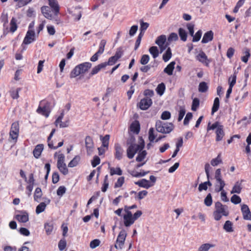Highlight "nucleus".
Listing matches in <instances>:
<instances>
[{
	"label": "nucleus",
	"instance_id": "6ab92c4d",
	"mask_svg": "<svg viewBox=\"0 0 251 251\" xmlns=\"http://www.w3.org/2000/svg\"><path fill=\"white\" fill-rule=\"evenodd\" d=\"M135 184L137 185H138L140 187H143L146 189H148L150 187L153 186V184H151V183L149 180L144 178L135 182Z\"/></svg>",
	"mask_w": 251,
	"mask_h": 251
},
{
	"label": "nucleus",
	"instance_id": "774afa93",
	"mask_svg": "<svg viewBox=\"0 0 251 251\" xmlns=\"http://www.w3.org/2000/svg\"><path fill=\"white\" fill-rule=\"evenodd\" d=\"M100 162V158L99 156L96 155L93 157V160L91 161V164L93 167H96L98 165Z\"/></svg>",
	"mask_w": 251,
	"mask_h": 251
},
{
	"label": "nucleus",
	"instance_id": "de8ad7c7",
	"mask_svg": "<svg viewBox=\"0 0 251 251\" xmlns=\"http://www.w3.org/2000/svg\"><path fill=\"white\" fill-rule=\"evenodd\" d=\"M46 204L45 202H41L36 208V213L38 214L43 212L46 209Z\"/></svg>",
	"mask_w": 251,
	"mask_h": 251
},
{
	"label": "nucleus",
	"instance_id": "423d86ee",
	"mask_svg": "<svg viewBox=\"0 0 251 251\" xmlns=\"http://www.w3.org/2000/svg\"><path fill=\"white\" fill-rule=\"evenodd\" d=\"M36 112L38 114L45 116L46 118H48L50 113V103L46 100L41 101L36 110Z\"/></svg>",
	"mask_w": 251,
	"mask_h": 251
},
{
	"label": "nucleus",
	"instance_id": "09e8293b",
	"mask_svg": "<svg viewBox=\"0 0 251 251\" xmlns=\"http://www.w3.org/2000/svg\"><path fill=\"white\" fill-rule=\"evenodd\" d=\"M15 2H17V6L18 8L24 6L29 3H30L32 0H14Z\"/></svg>",
	"mask_w": 251,
	"mask_h": 251
},
{
	"label": "nucleus",
	"instance_id": "603ef678",
	"mask_svg": "<svg viewBox=\"0 0 251 251\" xmlns=\"http://www.w3.org/2000/svg\"><path fill=\"white\" fill-rule=\"evenodd\" d=\"M146 155H147V152L146 151H143L141 152H139L136 158V160L137 162L142 161L145 159Z\"/></svg>",
	"mask_w": 251,
	"mask_h": 251
},
{
	"label": "nucleus",
	"instance_id": "4468645a",
	"mask_svg": "<svg viewBox=\"0 0 251 251\" xmlns=\"http://www.w3.org/2000/svg\"><path fill=\"white\" fill-rule=\"evenodd\" d=\"M49 4L51 8L52 11L55 16L58 15L60 11V7L57 0H48Z\"/></svg>",
	"mask_w": 251,
	"mask_h": 251
},
{
	"label": "nucleus",
	"instance_id": "473e14b6",
	"mask_svg": "<svg viewBox=\"0 0 251 251\" xmlns=\"http://www.w3.org/2000/svg\"><path fill=\"white\" fill-rule=\"evenodd\" d=\"M44 228L47 235H50L53 229V225L52 223H46L44 225Z\"/></svg>",
	"mask_w": 251,
	"mask_h": 251
},
{
	"label": "nucleus",
	"instance_id": "a19ab883",
	"mask_svg": "<svg viewBox=\"0 0 251 251\" xmlns=\"http://www.w3.org/2000/svg\"><path fill=\"white\" fill-rule=\"evenodd\" d=\"M178 34L180 39L183 41H186L187 38V34L186 31L182 28L178 29Z\"/></svg>",
	"mask_w": 251,
	"mask_h": 251
},
{
	"label": "nucleus",
	"instance_id": "ea45409f",
	"mask_svg": "<svg viewBox=\"0 0 251 251\" xmlns=\"http://www.w3.org/2000/svg\"><path fill=\"white\" fill-rule=\"evenodd\" d=\"M220 126H222L220 125L218 122H216L212 125H211V123L209 122L207 124V131L208 132L210 130H214L215 129H218Z\"/></svg>",
	"mask_w": 251,
	"mask_h": 251
},
{
	"label": "nucleus",
	"instance_id": "69168bd1",
	"mask_svg": "<svg viewBox=\"0 0 251 251\" xmlns=\"http://www.w3.org/2000/svg\"><path fill=\"white\" fill-rule=\"evenodd\" d=\"M100 243V241L99 239H94L90 242V247L91 249H95L98 247Z\"/></svg>",
	"mask_w": 251,
	"mask_h": 251
},
{
	"label": "nucleus",
	"instance_id": "3c124183",
	"mask_svg": "<svg viewBox=\"0 0 251 251\" xmlns=\"http://www.w3.org/2000/svg\"><path fill=\"white\" fill-rule=\"evenodd\" d=\"M106 44V41L105 40H104V39L101 40L100 41V45H99V50L97 52H98V53H100V54H101L104 52V48H105Z\"/></svg>",
	"mask_w": 251,
	"mask_h": 251
},
{
	"label": "nucleus",
	"instance_id": "cd10ccee",
	"mask_svg": "<svg viewBox=\"0 0 251 251\" xmlns=\"http://www.w3.org/2000/svg\"><path fill=\"white\" fill-rule=\"evenodd\" d=\"M242 190L241 182L237 181L235 183L233 186L232 190L231 191V194L237 193L240 194Z\"/></svg>",
	"mask_w": 251,
	"mask_h": 251
},
{
	"label": "nucleus",
	"instance_id": "e433bc0d",
	"mask_svg": "<svg viewBox=\"0 0 251 251\" xmlns=\"http://www.w3.org/2000/svg\"><path fill=\"white\" fill-rule=\"evenodd\" d=\"M222 162L221 153H219L216 158L212 159L210 162L211 165L213 166H216L222 163Z\"/></svg>",
	"mask_w": 251,
	"mask_h": 251
},
{
	"label": "nucleus",
	"instance_id": "f704fd0d",
	"mask_svg": "<svg viewBox=\"0 0 251 251\" xmlns=\"http://www.w3.org/2000/svg\"><path fill=\"white\" fill-rule=\"evenodd\" d=\"M220 106V100L219 99L218 97L215 98L214 100L213 105L212 108L211 113L213 114L215 112H217Z\"/></svg>",
	"mask_w": 251,
	"mask_h": 251
},
{
	"label": "nucleus",
	"instance_id": "a878e982",
	"mask_svg": "<svg viewBox=\"0 0 251 251\" xmlns=\"http://www.w3.org/2000/svg\"><path fill=\"white\" fill-rule=\"evenodd\" d=\"M55 132V129L53 128L51 130V132L50 133L49 136L48 137L47 141H48V145L49 146V148L50 149L53 150H56L57 149V147H55V146H54L53 145V142L52 141H51V139L52 137L53 136L54 133Z\"/></svg>",
	"mask_w": 251,
	"mask_h": 251
},
{
	"label": "nucleus",
	"instance_id": "79ce46f5",
	"mask_svg": "<svg viewBox=\"0 0 251 251\" xmlns=\"http://www.w3.org/2000/svg\"><path fill=\"white\" fill-rule=\"evenodd\" d=\"M42 196V192L41 189L39 187H37L36 188L34 194V200L35 201H38V200L40 199Z\"/></svg>",
	"mask_w": 251,
	"mask_h": 251
},
{
	"label": "nucleus",
	"instance_id": "2eb2a0df",
	"mask_svg": "<svg viewBox=\"0 0 251 251\" xmlns=\"http://www.w3.org/2000/svg\"><path fill=\"white\" fill-rule=\"evenodd\" d=\"M196 59L206 66H208L210 62V60L208 59L207 56L203 51H201L197 55Z\"/></svg>",
	"mask_w": 251,
	"mask_h": 251
},
{
	"label": "nucleus",
	"instance_id": "20e7f679",
	"mask_svg": "<svg viewBox=\"0 0 251 251\" xmlns=\"http://www.w3.org/2000/svg\"><path fill=\"white\" fill-rule=\"evenodd\" d=\"M145 147L144 142L142 141L139 144H131L126 150L127 157L129 159L133 158L138 151H142Z\"/></svg>",
	"mask_w": 251,
	"mask_h": 251
},
{
	"label": "nucleus",
	"instance_id": "680f3d73",
	"mask_svg": "<svg viewBox=\"0 0 251 251\" xmlns=\"http://www.w3.org/2000/svg\"><path fill=\"white\" fill-rule=\"evenodd\" d=\"M66 245L67 243L65 239L64 238L61 239L59 241L58 245L59 250L61 251L64 250L65 249Z\"/></svg>",
	"mask_w": 251,
	"mask_h": 251
},
{
	"label": "nucleus",
	"instance_id": "a18cd8bd",
	"mask_svg": "<svg viewBox=\"0 0 251 251\" xmlns=\"http://www.w3.org/2000/svg\"><path fill=\"white\" fill-rule=\"evenodd\" d=\"M102 145L104 147H108L109 145V141L110 139V135L108 134L105 135L104 137H100Z\"/></svg>",
	"mask_w": 251,
	"mask_h": 251
},
{
	"label": "nucleus",
	"instance_id": "13d9d810",
	"mask_svg": "<svg viewBox=\"0 0 251 251\" xmlns=\"http://www.w3.org/2000/svg\"><path fill=\"white\" fill-rule=\"evenodd\" d=\"M108 185H109V183H108V176L106 175L104 176L103 183L102 184V186L101 187V191L103 192H106L108 187Z\"/></svg>",
	"mask_w": 251,
	"mask_h": 251
},
{
	"label": "nucleus",
	"instance_id": "58836bf2",
	"mask_svg": "<svg viewBox=\"0 0 251 251\" xmlns=\"http://www.w3.org/2000/svg\"><path fill=\"white\" fill-rule=\"evenodd\" d=\"M172 55L171 50L170 47H169L165 53L163 55V59L164 62H166L168 61L171 58Z\"/></svg>",
	"mask_w": 251,
	"mask_h": 251
},
{
	"label": "nucleus",
	"instance_id": "f8f14e48",
	"mask_svg": "<svg viewBox=\"0 0 251 251\" xmlns=\"http://www.w3.org/2000/svg\"><path fill=\"white\" fill-rule=\"evenodd\" d=\"M35 32L32 29H28L23 41V44L28 45L35 41Z\"/></svg>",
	"mask_w": 251,
	"mask_h": 251
},
{
	"label": "nucleus",
	"instance_id": "1a4fd4ad",
	"mask_svg": "<svg viewBox=\"0 0 251 251\" xmlns=\"http://www.w3.org/2000/svg\"><path fill=\"white\" fill-rule=\"evenodd\" d=\"M152 104V100L148 97H145L141 100L138 106L142 110H147Z\"/></svg>",
	"mask_w": 251,
	"mask_h": 251
},
{
	"label": "nucleus",
	"instance_id": "4d7b16f0",
	"mask_svg": "<svg viewBox=\"0 0 251 251\" xmlns=\"http://www.w3.org/2000/svg\"><path fill=\"white\" fill-rule=\"evenodd\" d=\"M204 203L207 206H210L212 204V198L210 193H209L204 200Z\"/></svg>",
	"mask_w": 251,
	"mask_h": 251
},
{
	"label": "nucleus",
	"instance_id": "39448f33",
	"mask_svg": "<svg viewBox=\"0 0 251 251\" xmlns=\"http://www.w3.org/2000/svg\"><path fill=\"white\" fill-rule=\"evenodd\" d=\"M19 132V123L18 121H16L13 123L11 126L9 131V141L12 140L14 143H16L18 140Z\"/></svg>",
	"mask_w": 251,
	"mask_h": 251
},
{
	"label": "nucleus",
	"instance_id": "2f4dec72",
	"mask_svg": "<svg viewBox=\"0 0 251 251\" xmlns=\"http://www.w3.org/2000/svg\"><path fill=\"white\" fill-rule=\"evenodd\" d=\"M233 224L230 221H226L223 228L225 231L228 232H231L233 231Z\"/></svg>",
	"mask_w": 251,
	"mask_h": 251
},
{
	"label": "nucleus",
	"instance_id": "5fc2aeb1",
	"mask_svg": "<svg viewBox=\"0 0 251 251\" xmlns=\"http://www.w3.org/2000/svg\"><path fill=\"white\" fill-rule=\"evenodd\" d=\"M200 105V100L198 98H195L193 100L191 109L193 111H196Z\"/></svg>",
	"mask_w": 251,
	"mask_h": 251
},
{
	"label": "nucleus",
	"instance_id": "37998d69",
	"mask_svg": "<svg viewBox=\"0 0 251 251\" xmlns=\"http://www.w3.org/2000/svg\"><path fill=\"white\" fill-rule=\"evenodd\" d=\"M165 89V84L163 83H161L158 85L156 91L158 95L162 96L164 94Z\"/></svg>",
	"mask_w": 251,
	"mask_h": 251
},
{
	"label": "nucleus",
	"instance_id": "338daca9",
	"mask_svg": "<svg viewBox=\"0 0 251 251\" xmlns=\"http://www.w3.org/2000/svg\"><path fill=\"white\" fill-rule=\"evenodd\" d=\"M149 60L150 57L149 55L144 54L142 56L140 62L142 65H146L149 62Z\"/></svg>",
	"mask_w": 251,
	"mask_h": 251
},
{
	"label": "nucleus",
	"instance_id": "5701e85b",
	"mask_svg": "<svg viewBox=\"0 0 251 251\" xmlns=\"http://www.w3.org/2000/svg\"><path fill=\"white\" fill-rule=\"evenodd\" d=\"M213 39V32L212 31L210 30L207 31L204 34L203 38L201 40L202 43H207L211 41H212Z\"/></svg>",
	"mask_w": 251,
	"mask_h": 251
},
{
	"label": "nucleus",
	"instance_id": "4c0bfd02",
	"mask_svg": "<svg viewBox=\"0 0 251 251\" xmlns=\"http://www.w3.org/2000/svg\"><path fill=\"white\" fill-rule=\"evenodd\" d=\"M21 88H18L16 90L12 89L9 91L10 95L13 99H17L19 97V93L21 90Z\"/></svg>",
	"mask_w": 251,
	"mask_h": 251
},
{
	"label": "nucleus",
	"instance_id": "393cba45",
	"mask_svg": "<svg viewBox=\"0 0 251 251\" xmlns=\"http://www.w3.org/2000/svg\"><path fill=\"white\" fill-rule=\"evenodd\" d=\"M175 64L176 62L175 61L171 62L164 69V72L169 75H172L175 68Z\"/></svg>",
	"mask_w": 251,
	"mask_h": 251
},
{
	"label": "nucleus",
	"instance_id": "0e129e2a",
	"mask_svg": "<svg viewBox=\"0 0 251 251\" xmlns=\"http://www.w3.org/2000/svg\"><path fill=\"white\" fill-rule=\"evenodd\" d=\"M201 35H202V31L201 30H198L196 33L195 35H193V36H192L193 37V40H192V41L194 42H198L199 41L201 37Z\"/></svg>",
	"mask_w": 251,
	"mask_h": 251
},
{
	"label": "nucleus",
	"instance_id": "7c9ffc66",
	"mask_svg": "<svg viewBox=\"0 0 251 251\" xmlns=\"http://www.w3.org/2000/svg\"><path fill=\"white\" fill-rule=\"evenodd\" d=\"M10 31L14 33L17 29V20L15 18L12 17L10 23Z\"/></svg>",
	"mask_w": 251,
	"mask_h": 251
},
{
	"label": "nucleus",
	"instance_id": "8fccbe9b",
	"mask_svg": "<svg viewBox=\"0 0 251 251\" xmlns=\"http://www.w3.org/2000/svg\"><path fill=\"white\" fill-rule=\"evenodd\" d=\"M208 89L207 83L205 82H201L199 85V91L201 93L206 92Z\"/></svg>",
	"mask_w": 251,
	"mask_h": 251
},
{
	"label": "nucleus",
	"instance_id": "72a5a7b5",
	"mask_svg": "<svg viewBox=\"0 0 251 251\" xmlns=\"http://www.w3.org/2000/svg\"><path fill=\"white\" fill-rule=\"evenodd\" d=\"M80 157L79 155L75 156V157L68 164V167L73 168L76 166L80 161Z\"/></svg>",
	"mask_w": 251,
	"mask_h": 251
},
{
	"label": "nucleus",
	"instance_id": "c03bdc74",
	"mask_svg": "<svg viewBox=\"0 0 251 251\" xmlns=\"http://www.w3.org/2000/svg\"><path fill=\"white\" fill-rule=\"evenodd\" d=\"M214 247L213 244L205 243L201 245L198 249V251H208L210 248Z\"/></svg>",
	"mask_w": 251,
	"mask_h": 251
},
{
	"label": "nucleus",
	"instance_id": "9d476101",
	"mask_svg": "<svg viewBox=\"0 0 251 251\" xmlns=\"http://www.w3.org/2000/svg\"><path fill=\"white\" fill-rule=\"evenodd\" d=\"M85 144L87 154L91 155L94 148L92 138L90 136H87L85 139Z\"/></svg>",
	"mask_w": 251,
	"mask_h": 251
},
{
	"label": "nucleus",
	"instance_id": "412c9836",
	"mask_svg": "<svg viewBox=\"0 0 251 251\" xmlns=\"http://www.w3.org/2000/svg\"><path fill=\"white\" fill-rule=\"evenodd\" d=\"M166 41V37L164 35H161L157 37L155 41V43L160 48L161 50H164L166 47H164V44Z\"/></svg>",
	"mask_w": 251,
	"mask_h": 251
},
{
	"label": "nucleus",
	"instance_id": "aec40b11",
	"mask_svg": "<svg viewBox=\"0 0 251 251\" xmlns=\"http://www.w3.org/2000/svg\"><path fill=\"white\" fill-rule=\"evenodd\" d=\"M216 141L219 142L221 141L225 136V132L224 131L223 126H220V127L216 129Z\"/></svg>",
	"mask_w": 251,
	"mask_h": 251
},
{
	"label": "nucleus",
	"instance_id": "bf43d9fd",
	"mask_svg": "<svg viewBox=\"0 0 251 251\" xmlns=\"http://www.w3.org/2000/svg\"><path fill=\"white\" fill-rule=\"evenodd\" d=\"M118 60L115 58L114 56L110 57L107 62H103V64H105V67L107 65L112 66L114 65Z\"/></svg>",
	"mask_w": 251,
	"mask_h": 251
},
{
	"label": "nucleus",
	"instance_id": "bb28decb",
	"mask_svg": "<svg viewBox=\"0 0 251 251\" xmlns=\"http://www.w3.org/2000/svg\"><path fill=\"white\" fill-rule=\"evenodd\" d=\"M130 130L134 133L138 134L140 129L139 123L138 121L133 122L130 125Z\"/></svg>",
	"mask_w": 251,
	"mask_h": 251
},
{
	"label": "nucleus",
	"instance_id": "c756f323",
	"mask_svg": "<svg viewBox=\"0 0 251 251\" xmlns=\"http://www.w3.org/2000/svg\"><path fill=\"white\" fill-rule=\"evenodd\" d=\"M124 224L125 226L129 227L135 222L132 217H123Z\"/></svg>",
	"mask_w": 251,
	"mask_h": 251
},
{
	"label": "nucleus",
	"instance_id": "0eeeda50",
	"mask_svg": "<svg viewBox=\"0 0 251 251\" xmlns=\"http://www.w3.org/2000/svg\"><path fill=\"white\" fill-rule=\"evenodd\" d=\"M65 156L63 154L61 153L58 155L57 162V167L59 171L64 175L68 174V169L65 163Z\"/></svg>",
	"mask_w": 251,
	"mask_h": 251
},
{
	"label": "nucleus",
	"instance_id": "6e6552de",
	"mask_svg": "<svg viewBox=\"0 0 251 251\" xmlns=\"http://www.w3.org/2000/svg\"><path fill=\"white\" fill-rule=\"evenodd\" d=\"M126 235V230L124 229L122 230L119 232L116 240V243L115 245V247L116 249H122L124 245Z\"/></svg>",
	"mask_w": 251,
	"mask_h": 251
},
{
	"label": "nucleus",
	"instance_id": "e2e57ef3",
	"mask_svg": "<svg viewBox=\"0 0 251 251\" xmlns=\"http://www.w3.org/2000/svg\"><path fill=\"white\" fill-rule=\"evenodd\" d=\"M230 201L232 203L237 204L241 202V199L240 197L236 195H233L230 199Z\"/></svg>",
	"mask_w": 251,
	"mask_h": 251
},
{
	"label": "nucleus",
	"instance_id": "f257e3e1",
	"mask_svg": "<svg viewBox=\"0 0 251 251\" xmlns=\"http://www.w3.org/2000/svg\"><path fill=\"white\" fill-rule=\"evenodd\" d=\"M229 214L228 207L223 204L220 201H217L214 204V210L213 212L214 219L217 221L221 220L223 217H227Z\"/></svg>",
	"mask_w": 251,
	"mask_h": 251
},
{
	"label": "nucleus",
	"instance_id": "49530a36",
	"mask_svg": "<svg viewBox=\"0 0 251 251\" xmlns=\"http://www.w3.org/2000/svg\"><path fill=\"white\" fill-rule=\"evenodd\" d=\"M149 51L154 58H156L158 56L159 51L156 46L151 47L149 49Z\"/></svg>",
	"mask_w": 251,
	"mask_h": 251
},
{
	"label": "nucleus",
	"instance_id": "c9c22d12",
	"mask_svg": "<svg viewBox=\"0 0 251 251\" xmlns=\"http://www.w3.org/2000/svg\"><path fill=\"white\" fill-rule=\"evenodd\" d=\"M209 169H210V165L208 163H206L205 165L204 169H205V173H206V175L207 176V178L208 179V180L207 181L205 182V183H206L207 186H212V183L209 181V178H210Z\"/></svg>",
	"mask_w": 251,
	"mask_h": 251
},
{
	"label": "nucleus",
	"instance_id": "f3484780",
	"mask_svg": "<svg viewBox=\"0 0 251 251\" xmlns=\"http://www.w3.org/2000/svg\"><path fill=\"white\" fill-rule=\"evenodd\" d=\"M215 178L216 181V184H218L220 185V186H225L226 183L225 181L222 179L221 170L220 169H218L216 170Z\"/></svg>",
	"mask_w": 251,
	"mask_h": 251
},
{
	"label": "nucleus",
	"instance_id": "4be33fe9",
	"mask_svg": "<svg viewBox=\"0 0 251 251\" xmlns=\"http://www.w3.org/2000/svg\"><path fill=\"white\" fill-rule=\"evenodd\" d=\"M41 10L42 13L45 18L50 20L52 19L53 16L51 13V11L50 10V8L49 6H43L41 7Z\"/></svg>",
	"mask_w": 251,
	"mask_h": 251
},
{
	"label": "nucleus",
	"instance_id": "6e6d98bb",
	"mask_svg": "<svg viewBox=\"0 0 251 251\" xmlns=\"http://www.w3.org/2000/svg\"><path fill=\"white\" fill-rule=\"evenodd\" d=\"M0 21L3 23V26H6L8 23V14L2 13L0 17Z\"/></svg>",
	"mask_w": 251,
	"mask_h": 251
},
{
	"label": "nucleus",
	"instance_id": "864d4df0",
	"mask_svg": "<svg viewBox=\"0 0 251 251\" xmlns=\"http://www.w3.org/2000/svg\"><path fill=\"white\" fill-rule=\"evenodd\" d=\"M125 183V177L121 176L118 178L117 181L115 182L114 184V188H120L122 186V185Z\"/></svg>",
	"mask_w": 251,
	"mask_h": 251
},
{
	"label": "nucleus",
	"instance_id": "a211bd4d",
	"mask_svg": "<svg viewBox=\"0 0 251 251\" xmlns=\"http://www.w3.org/2000/svg\"><path fill=\"white\" fill-rule=\"evenodd\" d=\"M44 148V146L42 144H38L35 147L33 151V154L35 158L38 159L40 157Z\"/></svg>",
	"mask_w": 251,
	"mask_h": 251
},
{
	"label": "nucleus",
	"instance_id": "9b49d317",
	"mask_svg": "<svg viewBox=\"0 0 251 251\" xmlns=\"http://www.w3.org/2000/svg\"><path fill=\"white\" fill-rule=\"evenodd\" d=\"M19 214L15 215V218L20 223H26L29 220L28 213L25 210L18 211Z\"/></svg>",
	"mask_w": 251,
	"mask_h": 251
},
{
	"label": "nucleus",
	"instance_id": "b1692460",
	"mask_svg": "<svg viewBox=\"0 0 251 251\" xmlns=\"http://www.w3.org/2000/svg\"><path fill=\"white\" fill-rule=\"evenodd\" d=\"M105 67V64H103V63L95 66L89 74V77H90L92 76L98 74L101 69L104 68Z\"/></svg>",
	"mask_w": 251,
	"mask_h": 251
},
{
	"label": "nucleus",
	"instance_id": "7ed1b4c3",
	"mask_svg": "<svg viewBox=\"0 0 251 251\" xmlns=\"http://www.w3.org/2000/svg\"><path fill=\"white\" fill-rule=\"evenodd\" d=\"M156 130L162 133H170L175 128L172 123H164L161 121H157L155 124Z\"/></svg>",
	"mask_w": 251,
	"mask_h": 251
},
{
	"label": "nucleus",
	"instance_id": "c85d7f7f",
	"mask_svg": "<svg viewBox=\"0 0 251 251\" xmlns=\"http://www.w3.org/2000/svg\"><path fill=\"white\" fill-rule=\"evenodd\" d=\"M109 173L110 176H113L114 175L121 176L123 174V171L120 167H117L116 168L110 167Z\"/></svg>",
	"mask_w": 251,
	"mask_h": 251
},
{
	"label": "nucleus",
	"instance_id": "ddd939ff",
	"mask_svg": "<svg viewBox=\"0 0 251 251\" xmlns=\"http://www.w3.org/2000/svg\"><path fill=\"white\" fill-rule=\"evenodd\" d=\"M114 151V156L115 158L119 160H121L123 157L124 151L119 143H115Z\"/></svg>",
	"mask_w": 251,
	"mask_h": 251
},
{
	"label": "nucleus",
	"instance_id": "f03ea898",
	"mask_svg": "<svg viewBox=\"0 0 251 251\" xmlns=\"http://www.w3.org/2000/svg\"><path fill=\"white\" fill-rule=\"evenodd\" d=\"M92 64L88 62L82 63L76 66L71 71L70 78H74L80 75L85 74L91 68Z\"/></svg>",
	"mask_w": 251,
	"mask_h": 251
},
{
	"label": "nucleus",
	"instance_id": "dca6fc26",
	"mask_svg": "<svg viewBox=\"0 0 251 251\" xmlns=\"http://www.w3.org/2000/svg\"><path fill=\"white\" fill-rule=\"evenodd\" d=\"M241 211L244 219L246 220H251V212L247 205H242L241 207Z\"/></svg>",
	"mask_w": 251,
	"mask_h": 251
},
{
	"label": "nucleus",
	"instance_id": "052dcab7",
	"mask_svg": "<svg viewBox=\"0 0 251 251\" xmlns=\"http://www.w3.org/2000/svg\"><path fill=\"white\" fill-rule=\"evenodd\" d=\"M186 113V110L184 107H180L178 112V122H180Z\"/></svg>",
	"mask_w": 251,
	"mask_h": 251
}]
</instances>
